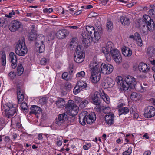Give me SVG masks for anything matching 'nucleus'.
I'll list each match as a JSON object with an SVG mask.
<instances>
[{
	"mask_svg": "<svg viewBox=\"0 0 155 155\" xmlns=\"http://www.w3.org/2000/svg\"><path fill=\"white\" fill-rule=\"evenodd\" d=\"M64 122L62 120H60L58 118H57L56 120V121L55 122V125L57 126H61Z\"/></svg>",
	"mask_w": 155,
	"mask_h": 155,
	"instance_id": "50",
	"label": "nucleus"
},
{
	"mask_svg": "<svg viewBox=\"0 0 155 155\" xmlns=\"http://www.w3.org/2000/svg\"><path fill=\"white\" fill-rule=\"evenodd\" d=\"M21 25V23L18 21L14 20L12 21L9 28L11 31L14 32L20 28Z\"/></svg>",
	"mask_w": 155,
	"mask_h": 155,
	"instance_id": "14",
	"label": "nucleus"
},
{
	"mask_svg": "<svg viewBox=\"0 0 155 155\" xmlns=\"http://www.w3.org/2000/svg\"><path fill=\"white\" fill-rule=\"evenodd\" d=\"M122 53L125 56H130L132 55V51L127 47H125L124 49L122 50Z\"/></svg>",
	"mask_w": 155,
	"mask_h": 155,
	"instance_id": "29",
	"label": "nucleus"
},
{
	"mask_svg": "<svg viewBox=\"0 0 155 155\" xmlns=\"http://www.w3.org/2000/svg\"><path fill=\"white\" fill-rule=\"evenodd\" d=\"M82 41L86 45L90 44V43L92 41V37L91 35L89 34L88 32L85 31L82 32Z\"/></svg>",
	"mask_w": 155,
	"mask_h": 155,
	"instance_id": "12",
	"label": "nucleus"
},
{
	"mask_svg": "<svg viewBox=\"0 0 155 155\" xmlns=\"http://www.w3.org/2000/svg\"><path fill=\"white\" fill-rule=\"evenodd\" d=\"M37 34L35 30H32L28 36L29 39L30 41H34L36 39Z\"/></svg>",
	"mask_w": 155,
	"mask_h": 155,
	"instance_id": "32",
	"label": "nucleus"
},
{
	"mask_svg": "<svg viewBox=\"0 0 155 155\" xmlns=\"http://www.w3.org/2000/svg\"><path fill=\"white\" fill-rule=\"evenodd\" d=\"M46 98L45 97L40 99L39 100V102L41 105H43L46 103Z\"/></svg>",
	"mask_w": 155,
	"mask_h": 155,
	"instance_id": "55",
	"label": "nucleus"
},
{
	"mask_svg": "<svg viewBox=\"0 0 155 155\" xmlns=\"http://www.w3.org/2000/svg\"><path fill=\"white\" fill-rule=\"evenodd\" d=\"M76 85L82 89L85 88L87 86V84L82 80H80L78 81Z\"/></svg>",
	"mask_w": 155,
	"mask_h": 155,
	"instance_id": "35",
	"label": "nucleus"
},
{
	"mask_svg": "<svg viewBox=\"0 0 155 155\" xmlns=\"http://www.w3.org/2000/svg\"><path fill=\"white\" fill-rule=\"evenodd\" d=\"M74 66L72 63L70 64L68 68V71L69 73L71 74L73 72L74 69Z\"/></svg>",
	"mask_w": 155,
	"mask_h": 155,
	"instance_id": "51",
	"label": "nucleus"
},
{
	"mask_svg": "<svg viewBox=\"0 0 155 155\" xmlns=\"http://www.w3.org/2000/svg\"><path fill=\"white\" fill-rule=\"evenodd\" d=\"M21 107L22 109L24 110H27L28 107L27 104L25 102H23L21 103Z\"/></svg>",
	"mask_w": 155,
	"mask_h": 155,
	"instance_id": "56",
	"label": "nucleus"
},
{
	"mask_svg": "<svg viewBox=\"0 0 155 155\" xmlns=\"http://www.w3.org/2000/svg\"><path fill=\"white\" fill-rule=\"evenodd\" d=\"M87 112L84 111L81 113L79 115V122L82 125L86 124V114Z\"/></svg>",
	"mask_w": 155,
	"mask_h": 155,
	"instance_id": "21",
	"label": "nucleus"
},
{
	"mask_svg": "<svg viewBox=\"0 0 155 155\" xmlns=\"http://www.w3.org/2000/svg\"><path fill=\"white\" fill-rule=\"evenodd\" d=\"M101 77V73L98 71L94 70L91 71V79L93 83H96L99 81Z\"/></svg>",
	"mask_w": 155,
	"mask_h": 155,
	"instance_id": "13",
	"label": "nucleus"
},
{
	"mask_svg": "<svg viewBox=\"0 0 155 155\" xmlns=\"http://www.w3.org/2000/svg\"><path fill=\"white\" fill-rule=\"evenodd\" d=\"M113 82L112 79L110 77H108L105 79V81L103 82L102 84L104 85L105 88H109L113 85Z\"/></svg>",
	"mask_w": 155,
	"mask_h": 155,
	"instance_id": "25",
	"label": "nucleus"
},
{
	"mask_svg": "<svg viewBox=\"0 0 155 155\" xmlns=\"http://www.w3.org/2000/svg\"><path fill=\"white\" fill-rule=\"evenodd\" d=\"M99 63V62L97 59V57L94 56L89 66L91 71H93L94 70L95 71L98 70V68L100 67Z\"/></svg>",
	"mask_w": 155,
	"mask_h": 155,
	"instance_id": "15",
	"label": "nucleus"
},
{
	"mask_svg": "<svg viewBox=\"0 0 155 155\" xmlns=\"http://www.w3.org/2000/svg\"><path fill=\"white\" fill-rule=\"evenodd\" d=\"M100 93L98 92H95L92 97L93 102L94 104L96 105H98L100 103L99 100Z\"/></svg>",
	"mask_w": 155,
	"mask_h": 155,
	"instance_id": "22",
	"label": "nucleus"
},
{
	"mask_svg": "<svg viewBox=\"0 0 155 155\" xmlns=\"http://www.w3.org/2000/svg\"><path fill=\"white\" fill-rule=\"evenodd\" d=\"M15 52L17 54L20 56H23L27 53V49L24 41H18L16 46Z\"/></svg>",
	"mask_w": 155,
	"mask_h": 155,
	"instance_id": "3",
	"label": "nucleus"
},
{
	"mask_svg": "<svg viewBox=\"0 0 155 155\" xmlns=\"http://www.w3.org/2000/svg\"><path fill=\"white\" fill-rule=\"evenodd\" d=\"M117 82L118 86L121 90L126 91L128 90V87L126 86L124 83L122 78L121 76H118L117 78Z\"/></svg>",
	"mask_w": 155,
	"mask_h": 155,
	"instance_id": "16",
	"label": "nucleus"
},
{
	"mask_svg": "<svg viewBox=\"0 0 155 155\" xmlns=\"http://www.w3.org/2000/svg\"><path fill=\"white\" fill-rule=\"evenodd\" d=\"M5 108V112L6 116L9 118L13 116L16 113L17 106L16 104H13L11 103H7L4 106Z\"/></svg>",
	"mask_w": 155,
	"mask_h": 155,
	"instance_id": "2",
	"label": "nucleus"
},
{
	"mask_svg": "<svg viewBox=\"0 0 155 155\" xmlns=\"http://www.w3.org/2000/svg\"><path fill=\"white\" fill-rule=\"evenodd\" d=\"M101 73L104 74H108L113 71V66L109 64H102L101 66Z\"/></svg>",
	"mask_w": 155,
	"mask_h": 155,
	"instance_id": "9",
	"label": "nucleus"
},
{
	"mask_svg": "<svg viewBox=\"0 0 155 155\" xmlns=\"http://www.w3.org/2000/svg\"><path fill=\"white\" fill-rule=\"evenodd\" d=\"M17 94H24V91L20 87H17Z\"/></svg>",
	"mask_w": 155,
	"mask_h": 155,
	"instance_id": "60",
	"label": "nucleus"
},
{
	"mask_svg": "<svg viewBox=\"0 0 155 155\" xmlns=\"http://www.w3.org/2000/svg\"><path fill=\"white\" fill-rule=\"evenodd\" d=\"M135 37H137V38L138 41H137V44L139 46H141L142 45V42L141 40V38L140 34L137 32H136L135 33Z\"/></svg>",
	"mask_w": 155,
	"mask_h": 155,
	"instance_id": "40",
	"label": "nucleus"
},
{
	"mask_svg": "<svg viewBox=\"0 0 155 155\" xmlns=\"http://www.w3.org/2000/svg\"><path fill=\"white\" fill-rule=\"evenodd\" d=\"M82 90V89L76 85L73 90L74 94L75 95H76Z\"/></svg>",
	"mask_w": 155,
	"mask_h": 155,
	"instance_id": "42",
	"label": "nucleus"
},
{
	"mask_svg": "<svg viewBox=\"0 0 155 155\" xmlns=\"http://www.w3.org/2000/svg\"><path fill=\"white\" fill-rule=\"evenodd\" d=\"M17 94V99L18 100V103L19 104L21 103L24 99V94Z\"/></svg>",
	"mask_w": 155,
	"mask_h": 155,
	"instance_id": "46",
	"label": "nucleus"
},
{
	"mask_svg": "<svg viewBox=\"0 0 155 155\" xmlns=\"http://www.w3.org/2000/svg\"><path fill=\"white\" fill-rule=\"evenodd\" d=\"M112 58L117 63H121L122 61V58L120 52L117 49H114L110 54Z\"/></svg>",
	"mask_w": 155,
	"mask_h": 155,
	"instance_id": "8",
	"label": "nucleus"
},
{
	"mask_svg": "<svg viewBox=\"0 0 155 155\" xmlns=\"http://www.w3.org/2000/svg\"><path fill=\"white\" fill-rule=\"evenodd\" d=\"M88 103V101L87 100H84L82 101L80 104L79 107L81 108L86 107Z\"/></svg>",
	"mask_w": 155,
	"mask_h": 155,
	"instance_id": "43",
	"label": "nucleus"
},
{
	"mask_svg": "<svg viewBox=\"0 0 155 155\" xmlns=\"http://www.w3.org/2000/svg\"><path fill=\"white\" fill-rule=\"evenodd\" d=\"M113 25L112 22L110 21H108L107 22V29L108 30L110 31L113 28Z\"/></svg>",
	"mask_w": 155,
	"mask_h": 155,
	"instance_id": "45",
	"label": "nucleus"
},
{
	"mask_svg": "<svg viewBox=\"0 0 155 155\" xmlns=\"http://www.w3.org/2000/svg\"><path fill=\"white\" fill-rule=\"evenodd\" d=\"M31 111L29 114H34L36 115L40 114L41 112V109L38 106L36 105H32L30 108Z\"/></svg>",
	"mask_w": 155,
	"mask_h": 155,
	"instance_id": "23",
	"label": "nucleus"
},
{
	"mask_svg": "<svg viewBox=\"0 0 155 155\" xmlns=\"http://www.w3.org/2000/svg\"><path fill=\"white\" fill-rule=\"evenodd\" d=\"M129 109L127 107H121L118 110L119 112V115L120 116L122 114H126L129 112Z\"/></svg>",
	"mask_w": 155,
	"mask_h": 155,
	"instance_id": "31",
	"label": "nucleus"
},
{
	"mask_svg": "<svg viewBox=\"0 0 155 155\" xmlns=\"http://www.w3.org/2000/svg\"><path fill=\"white\" fill-rule=\"evenodd\" d=\"M9 58L12 62L11 66L13 68L15 69L17 66L16 55L14 53L11 52L9 54Z\"/></svg>",
	"mask_w": 155,
	"mask_h": 155,
	"instance_id": "20",
	"label": "nucleus"
},
{
	"mask_svg": "<svg viewBox=\"0 0 155 155\" xmlns=\"http://www.w3.org/2000/svg\"><path fill=\"white\" fill-rule=\"evenodd\" d=\"M62 79L66 80H68L70 79V75H68V73L67 72H64L62 74Z\"/></svg>",
	"mask_w": 155,
	"mask_h": 155,
	"instance_id": "44",
	"label": "nucleus"
},
{
	"mask_svg": "<svg viewBox=\"0 0 155 155\" xmlns=\"http://www.w3.org/2000/svg\"><path fill=\"white\" fill-rule=\"evenodd\" d=\"M114 49H115L114 48V45L111 42H108L106 43L105 47L102 48V51L105 55L107 61H110V54Z\"/></svg>",
	"mask_w": 155,
	"mask_h": 155,
	"instance_id": "4",
	"label": "nucleus"
},
{
	"mask_svg": "<svg viewBox=\"0 0 155 155\" xmlns=\"http://www.w3.org/2000/svg\"><path fill=\"white\" fill-rule=\"evenodd\" d=\"M138 68L140 71L144 73L148 72L150 69L149 66L147 65L146 64L143 62L139 64Z\"/></svg>",
	"mask_w": 155,
	"mask_h": 155,
	"instance_id": "24",
	"label": "nucleus"
},
{
	"mask_svg": "<svg viewBox=\"0 0 155 155\" xmlns=\"http://www.w3.org/2000/svg\"><path fill=\"white\" fill-rule=\"evenodd\" d=\"M125 82L128 86L129 87L132 88H134L136 84L135 79L132 77L128 76L126 77L125 79Z\"/></svg>",
	"mask_w": 155,
	"mask_h": 155,
	"instance_id": "11",
	"label": "nucleus"
},
{
	"mask_svg": "<svg viewBox=\"0 0 155 155\" xmlns=\"http://www.w3.org/2000/svg\"><path fill=\"white\" fill-rule=\"evenodd\" d=\"M99 96L107 104H108L109 103L110 98L104 92L101 93V94H100Z\"/></svg>",
	"mask_w": 155,
	"mask_h": 155,
	"instance_id": "33",
	"label": "nucleus"
},
{
	"mask_svg": "<svg viewBox=\"0 0 155 155\" xmlns=\"http://www.w3.org/2000/svg\"><path fill=\"white\" fill-rule=\"evenodd\" d=\"M68 116L66 113L64 112L62 114H60L58 117V118L62 120L64 122L68 120Z\"/></svg>",
	"mask_w": 155,
	"mask_h": 155,
	"instance_id": "39",
	"label": "nucleus"
},
{
	"mask_svg": "<svg viewBox=\"0 0 155 155\" xmlns=\"http://www.w3.org/2000/svg\"><path fill=\"white\" fill-rule=\"evenodd\" d=\"M48 60L45 58H43L40 60V64L41 65H46L48 63Z\"/></svg>",
	"mask_w": 155,
	"mask_h": 155,
	"instance_id": "49",
	"label": "nucleus"
},
{
	"mask_svg": "<svg viewBox=\"0 0 155 155\" xmlns=\"http://www.w3.org/2000/svg\"><path fill=\"white\" fill-rule=\"evenodd\" d=\"M56 104L58 108H63L65 105V100L64 98H59L56 101Z\"/></svg>",
	"mask_w": 155,
	"mask_h": 155,
	"instance_id": "26",
	"label": "nucleus"
},
{
	"mask_svg": "<svg viewBox=\"0 0 155 155\" xmlns=\"http://www.w3.org/2000/svg\"><path fill=\"white\" fill-rule=\"evenodd\" d=\"M114 115L112 113L108 114L105 116L106 123L109 125L112 124L114 122Z\"/></svg>",
	"mask_w": 155,
	"mask_h": 155,
	"instance_id": "19",
	"label": "nucleus"
},
{
	"mask_svg": "<svg viewBox=\"0 0 155 155\" xmlns=\"http://www.w3.org/2000/svg\"><path fill=\"white\" fill-rule=\"evenodd\" d=\"M15 14V12L14 10H12V12H10L8 14H6L5 15V16L7 17H8L9 18H11L12 17V16L13 15H14Z\"/></svg>",
	"mask_w": 155,
	"mask_h": 155,
	"instance_id": "59",
	"label": "nucleus"
},
{
	"mask_svg": "<svg viewBox=\"0 0 155 155\" xmlns=\"http://www.w3.org/2000/svg\"><path fill=\"white\" fill-rule=\"evenodd\" d=\"M141 97V95L140 94L136 92H133L132 93L130 96V99L132 100L135 101L140 100Z\"/></svg>",
	"mask_w": 155,
	"mask_h": 155,
	"instance_id": "27",
	"label": "nucleus"
},
{
	"mask_svg": "<svg viewBox=\"0 0 155 155\" xmlns=\"http://www.w3.org/2000/svg\"><path fill=\"white\" fill-rule=\"evenodd\" d=\"M120 21L122 24L127 25L130 24V20L126 16L120 17Z\"/></svg>",
	"mask_w": 155,
	"mask_h": 155,
	"instance_id": "30",
	"label": "nucleus"
},
{
	"mask_svg": "<svg viewBox=\"0 0 155 155\" xmlns=\"http://www.w3.org/2000/svg\"><path fill=\"white\" fill-rule=\"evenodd\" d=\"M150 62L151 64L153 65L152 68V70L155 72V60L153 59L150 61Z\"/></svg>",
	"mask_w": 155,
	"mask_h": 155,
	"instance_id": "61",
	"label": "nucleus"
},
{
	"mask_svg": "<svg viewBox=\"0 0 155 155\" xmlns=\"http://www.w3.org/2000/svg\"><path fill=\"white\" fill-rule=\"evenodd\" d=\"M85 28L86 31H85L91 35H92V33L95 30L94 28L91 26H86Z\"/></svg>",
	"mask_w": 155,
	"mask_h": 155,
	"instance_id": "38",
	"label": "nucleus"
},
{
	"mask_svg": "<svg viewBox=\"0 0 155 155\" xmlns=\"http://www.w3.org/2000/svg\"><path fill=\"white\" fill-rule=\"evenodd\" d=\"M154 22L151 17L149 16L144 15L143 18L140 24L141 27H144L146 25L147 29L150 31H153V27H152Z\"/></svg>",
	"mask_w": 155,
	"mask_h": 155,
	"instance_id": "5",
	"label": "nucleus"
},
{
	"mask_svg": "<svg viewBox=\"0 0 155 155\" xmlns=\"http://www.w3.org/2000/svg\"><path fill=\"white\" fill-rule=\"evenodd\" d=\"M99 32L97 31H96L95 30L94 31L93 35H91V37H92V40L95 39L97 41H98L101 38V36Z\"/></svg>",
	"mask_w": 155,
	"mask_h": 155,
	"instance_id": "36",
	"label": "nucleus"
},
{
	"mask_svg": "<svg viewBox=\"0 0 155 155\" xmlns=\"http://www.w3.org/2000/svg\"><path fill=\"white\" fill-rule=\"evenodd\" d=\"M97 31V32H99L100 33H101L102 31V28L101 26H98L96 28Z\"/></svg>",
	"mask_w": 155,
	"mask_h": 155,
	"instance_id": "64",
	"label": "nucleus"
},
{
	"mask_svg": "<svg viewBox=\"0 0 155 155\" xmlns=\"http://www.w3.org/2000/svg\"><path fill=\"white\" fill-rule=\"evenodd\" d=\"M155 51V49L153 47H149L147 49V54L149 56H153L154 54Z\"/></svg>",
	"mask_w": 155,
	"mask_h": 155,
	"instance_id": "34",
	"label": "nucleus"
},
{
	"mask_svg": "<svg viewBox=\"0 0 155 155\" xmlns=\"http://www.w3.org/2000/svg\"><path fill=\"white\" fill-rule=\"evenodd\" d=\"M85 75L84 71H82L78 73L76 75V77L77 78H82L84 77Z\"/></svg>",
	"mask_w": 155,
	"mask_h": 155,
	"instance_id": "48",
	"label": "nucleus"
},
{
	"mask_svg": "<svg viewBox=\"0 0 155 155\" xmlns=\"http://www.w3.org/2000/svg\"><path fill=\"white\" fill-rule=\"evenodd\" d=\"M134 88L138 91L142 93L145 91L147 89V87H144L143 85L139 83L136 84Z\"/></svg>",
	"mask_w": 155,
	"mask_h": 155,
	"instance_id": "28",
	"label": "nucleus"
},
{
	"mask_svg": "<svg viewBox=\"0 0 155 155\" xmlns=\"http://www.w3.org/2000/svg\"><path fill=\"white\" fill-rule=\"evenodd\" d=\"M17 71L19 75H21L23 74L24 69L21 64H20L18 65L17 68Z\"/></svg>",
	"mask_w": 155,
	"mask_h": 155,
	"instance_id": "41",
	"label": "nucleus"
},
{
	"mask_svg": "<svg viewBox=\"0 0 155 155\" xmlns=\"http://www.w3.org/2000/svg\"><path fill=\"white\" fill-rule=\"evenodd\" d=\"M44 37L42 34H40L37 35L35 40V46L38 48V50L40 53H41L44 51L45 45L44 44Z\"/></svg>",
	"mask_w": 155,
	"mask_h": 155,
	"instance_id": "6",
	"label": "nucleus"
},
{
	"mask_svg": "<svg viewBox=\"0 0 155 155\" xmlns=\"http://www.w3.org/2000/svg\"><path fill=\"white\" fill-rule=\"evenodd\" d=\"M132 153V149L130 147L129 148L128 150L123 152V155H130Z\"/></svg>",
	"mask_w": 155,
	"mask_h": 155,
	"instance_id": "54",
	"label": "nucleus"
},
{
	"mask_svg": "<svg viewBox=\"0 0 155 155\" xmlns=\"http://www.w3.org/2000/svg\"><path fill=\"white\" fill-rule=\"evenodd\" d=\"M70 47L73 48H77V47H80V46H79L76 41V39L74 38H73L71 42L70 45Z\"/></svg>",
	"mask_w": 155,
	"mask_h": 155,
	"instance_id": "37",
	"label": "nucleus"
},
{
	"mask_svg": "<svg viewBox=\"0 0 155 155\" xmlns=\"http://www.w3.org/2000/svg\"><path fill=\"white\" fill-rule=\"evenodd\" d=\"M74 99L76 102L77 103L80 102L82 101V99L78 96H75Z\"/></svg>",
	"mask_w": 155,
	"mask_h": 155,
	"instance_id": "63",
	"label": "nucleus"
},
{
	"mask_svg": "<svg viewBox=\"0 0 155 155\" xmlns=\"http://www.w3.org/2000/svg\"><path fill=\"white\" fill-rule=\"evenodd\" d=\"M63 86H62L61 87V95L62 96H64L65 95H66L67 94V90L66 89H65V88H64V89H63Z\"/></svg>",
	"mask_w": 155,
	"mask_h": 155,
	"instance_id": "57",
	"label": "nucleus"
},
{
	"mask_svg": "<svg viewBox=\"0 0 155 155\" xmlns=\"http://www.w3.org/2000/svg\"><path fill=\"white\" fill-rule=\"evenodd\" d=\"M144 115L147 118L153 117L155 115V108L152 106L146 107L145 109Z\"/></svg>",
	"mask_w": 155,
	"mask_h": 155,
	"instance_id": "10",
	"label": "nucleus"
},
{
	"mask_svg": "<svg viewBox=\"0 0 155 155\" xmlns=\"http://www.w3.org/2000/svg\"><path fill=\"white\" fill-rule=\"evenodd\" d=\"M97 15V14L94 12H91L89 15V17H96Z\"/></svg>",
	"mask_w": 155,
	"mask_h": 155,
	"instance_id": "62",
	"label": "nucleus"
},
{
	"mask_svg": "<svg viewBox=\"0 0 155 155\" xmlns=\"http://www.w3.org/2000/svg\"><path fill=\"white\" fill-rule=\"evenodd\" d=\"M103 112L105 114H110V107H106L104 108L103 109Z\"/></svg>",
	"mask_w": 155,
	"mask_h": 155,
	"instance_id": "52",
	"label": "nucleus"
},
{
	"mask_svg": "<svg viewBox=\"0 0 155 155\" xmlns=\"http://www.w3.org/2000/svg\"><path fill=\"white\" fill-rule=\"evenodd\" d=\"M1 62L3 66H5L6 63V58L5 55H3L1 58Z\"/></svg>",
	"mask_w": 155,
	"mask_h": 155,
	"instance_id": "47",
	"label": "nucleus"
},
{
	"mask_svg": "<svg viewBox=\"0 0 155 155\" xmlns=\"http://www.w3.org/2000/svg\"><path fill=\"white\" fill-rule=\"evenodd\" d=\"M68 35L66 29H62L58 31L56 33V36L59 39H63L65 38Z\"/></svg>",
	"mask_w": 155,
	"mask_h": 155,
	"instance_id": "18",
	"label": "nucleus"
},
{
	"mask_svg": "<svg viewBox=\"0 0 155 155\" xmlns=\"http://www.w3.org/2000/svg\"><path fill=\"white\" fill-rule=\"evenodd\" d=\"M66 108L68 114L72 116H76L79 110L78 107L73 101L71 100L68 101Z\"/></svg>",
	"mask_w": 155,
	"mask_h": 155,
	"instance_id": "1",
	"label": "nucleus"
},
{
	"mask_svg": "<svg viewBox=\"0 0 155 155\" xmlns=\"http://www.w3.org/2000/svg\"><path fill=\"white\" fill-rule=\"evenodd\" d=\"M96 119V115L94 113H92L87 115L86 114V121L89 124H91Z\"/></svg>",
	"mask_w": 155,
	"mask_h": 155,
	"instance_id": "17",
	"label": "nucleus"
},
{
	"mask_svg": "<svg viewBox=\"0 0 155 155\" xmlns=\"http://www.w3.org/2000/svg\"><path fill=\"white\" fill-rule=\"evenodd\" d=\"M64 87V88L65 89H71V83L69 82H67L65 84L64 86H63Z\"/></svg>",
	"mask_w": 155,
	"mask_h": 155,
	"instance_id": "53",
	"label": "nucleus"
},
{
	"mask_svg": "<svg viewBox=\"0 0 155 155\" xmlns=\"http://www.w3.org/2000/svg\"><path fill=\"white\" fill-rule=\"evenodd\" d=\"M76 52L74 54V59L77 63H81L84 60V55L83 51H81L80 47H77L75 49Z\"/></svg>",
	"mask_w": 155,
	"mask_h": 155,
	"instance_id": "7",
	"label": "nucleus"
},
{
	"mask_svg": "<svg viewBox=\"0 0 155 155\" xmlns=\"http://www.w3.org/2000/svg\"><path fill=\"white\" fill-rule=\"evenodd\" d=\"M8 75L10 78L13 79L15 77L16 73L14 71H12L9 73Z\"/></svg>",
	"mask_w": 155,
	"mask_h": 155,
	"instance_id": "58",
	"label": "nucleus"
}]
</instances>
